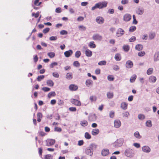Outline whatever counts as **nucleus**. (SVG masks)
Segmentation results:
<instances>
[{
    "instance_id": "nucleus-1",
    "label": "nucleus",
    "mask_w": 159,
    "mask_h": 159,
    "mask_svg": "<svg viewBox=\"0 0 159 159\" xmlns=\"http://www.w3.org/2000/svg\"><path fill=\"white\" fill-rule=\"evenodd\" d=\"M124 142L123 139H118L114 143L115 146L116 147H120L122 145Z\"/></svg>"
},
{
    "instance_id": "nucleus-2",
    "label": "nucleus",
    "mask_w": 159,
    "mask_h": 159,
    "mask_svg": "<svg viewBox=\"0 0 159 159\" xmlns=\"http://www.w3.org/2000/svg\"><path fill=\"white\" fill-rule=\"evenodd\" d=\"M125 153L126 156L129 157H132L134 155L133 151L130 149H126L125 151Z\"/></svg>"
},
{
    "instance_id": "nucleus-3",
    "label": "nucleus",
    "mask_w": 159,
    "mask_h": 159,
    "mask_svg": "<svg viewBox=\"0 0 159 159\" xmlns=\"http://www.w3.org/2000/svg\"><path fill=\"white\" fill-rule=\"evenodd\" d=\"M99 9H102L106 7L107 5V2L106 1L102 2L97 3Z\"/></svg>"
},
{
    "instance_id": "nucleus-4",
    "label": "nucleus",
    "mask_w": 159,
    "mask_h": 159,
    "mask_svg": "<svg viewBox=\"0 0 159 159\" xmlns=\"http://www.w3.org/2000/svg\"><path fill=\"white\" fill-rule=\"evenodd\" d=\"M55 143V140L53 139H47L46 141V144L47 146H50L54 145Z\"/></svg>"
},
{
    "instance_id": "nucleus-5",
    "label": "nucleus",
    "mask_w": 159,
    "mask_h": 159,
    "mask_svg": "<svg viewBox=\"0 0 159 159\" xmlns=\"http://www.w3.org/2000/svg\"><path fill=\"white\" fill-rule=\"evenodd\" d=\"M71 102L73 104L77 106H80L81 105V103L80 101L75 99H72Z\"/></svg>"
},
{
    "instance_id": "nucleus-6",
    "label": "nucleus",
    "mask_w": 159,
    "mask_h": 159,
    "mask_svg": "<svg viewBox=\"0 0 159 159\" xmlns=\"http://www.w3.org/2000/svg\"><path fill=\"white\" fill-rule=\"evenodd\" d=\"M93 39L94 40L100 41L102 39V37L98 34H96L93 35Z\"/></svg>"
},
{
    "instance_id": "nucleus-7",
    "label": "nucleus",
    "mask_w": 159,
    "mask_h": 159,
    "mask_svg": "<svg viewBox=\"0 0 159 159\" xmlns=\"http://www.w3.org/2000/svg\"><path fill=\"white\" fill-rule=\"evenodd\" d=\"M78 88V86L74 84H71L69 87V89L71 91H76L77 90Z\"/></svg>"
},
{
    "instance_id": "nucleus-8",
    "label": "nucleus",
    "mask_w": 159,
    "mask_h": 159,
    "mask_svg": "<svg viewBox=\"0 0 159 159\" xmlns=\"http://www.w3.org/2000/svg\"><path fill=\"white\" fill-rule=\"evenodd\" d=\"M96 21L99 24H102L104 23V20L102 17L98 16L96 18Z\"/></svg>"
},
{
    "instance_id": "nucleus-9",
    "label": "nucleus",
    "mask_w": 159,
    "mask_h": 159,
    "mask_svg": "<svg viewBox=\"0 0 159 159\" xmlns=\"http://www.w3.org/2000/svg\"><path fill=\"white\" fill-rule=\"evenodd\" d=\"M131 18V16L129 14H127L123 16V20L125 21H129Z\"/></svg>"
},
{
    "instance_id": "nucleus-10",
    "label": "nucleus",
    "mask_w": 159,
    "mask_h": 159,
    "mask_svg": "<svg viewBox=\"0 0 159 159\" xmlns=\"http://www.w3.org/2000/svg\"><path fill=\"white\" fill-rule=\"evenodd\" d=\"M133 66V62L130 60H128L126 62V66L127 68H131Z\"/></svg>"
},
{
    "instance_id": "nucleus-11",
    "label": "nucleus",
    "mask_w": 159,
    "mask_h": 159,
    "mask_svg": "<svg viewBox=\"0 0 159 159\" xmlns=\"http://www.w3.org/2000/svg\"><path fill=\"white\" fill-rule=\"evenodd\" d=\"M73 52L72 50H69L64 52V55L66 57H69L71 56L73 54Z\"/></svg>"
},
{
    "instance_id": "nucleus-12",
    "label": "nucleus",
    "mask_w": 159,
    "mask_h": 159,
    "mask_svg": "<svg viewBox=\"0 0 159 159\" xmlns=\"http://www.w3.org/2000/svg\"><path fill=\"white\" fill-rule=\"evenodd\" d=\"M121 125V123L120 120H115L114 121V126L116 128H119Z\"/></svg>"
},
{
    "instance_id": "nucleus-13",
    "label": "nucleus",
    "mask_w": 159,
    "mask_h": 159,
    "mask_svg": "<svg viewBox=\"0 0 159 159\" xmlns=\"http://www.w3.org/2000/svg\"><path fill=\"white\" fill-rule=\"evenodd\" d=\"M157 80L156 77L154 76H151L149 78V81L151 83H154Z\"/></svg>"
},
{
    "instance_id": "nucleus-14",
    "label": "nucleus",
    "mask_w": 159,
    "mask_h": 159,
    "mask_svg": "<svg viewBox=\"0 0 159 159\" xmlns=\"http://www.w3.org/2000/svg\"><path fill=\"white\" fill-rule=\"evenodd\" d=\"M142 150L144 152H149L151 151V149L148 146H144L142 148Z\"/></svg>"
},
{
    "instance_id": "nucleus-15",
    "label": "nucleus",
    "mask_w": 159,
    "mask_h": 159,
    "mask_svg": "<svg viewBox=\"0 0 159 159\" xmlns=\"http://www.w3.org/2000/svg\"><path fill=\"white\" fill-rule=\"evenodd\" d=\"M93 84V81L91 80H87L85 82L86 85L88 87H91Z\"/></svg>"
},
{
    "instance_id": "nucleus-16",
    "label": "nucleus",
    "mask_w": 159,
    "mask_h": 159,
    "mask_svg": "<svg viewBox=\"0 0 159 159\" xmlns=\"http://www.w3.org/2000/svg\"><path fill=\"white\" fill-rule=\"evenodd\" d=\"M85 54L86 56L88 57H90L92 55V52L90 50L87 49L85 50Z\"/></svg>"
},
{
    "instance_id": "nucleus-17",
    "label": "nucleus",
    "mask_w": 159,
    "mask_h": 159,
    "mask_svg": "<svg viewBox=\"0 0 159 159\" xmlns=\"http://www.w3.org/2000/svg\"><path fill=\"white\" fill-rule=\"evenodd\" d=\"M102 154L103 156L107 155L109 153L108 149H103L102 151Z\"/></svg>"
},
{
    "instance_id": "nucleus-18",
    "label": "nucleus",
    "mask_w": 159,
    "mask_h": 159,
    "mask_svg": "<svg viewBox=\"0 0 159 159\" xmlns=\"http://www.w3.org/2000/svg\"><path fill=\"white\" fill-rule=\"evenodd\" d=\"M85 153L88 155L91 156L93 154V151L90 148H87L85 151Z\"/></svg>"
},
{
    "instance_id": "nucleus-19",
    "label": "nucleus",
    "mask_w": 159,
    "mask_h": 159,
    "mask_svg": "<svg viewBox=\"0 0 159 159\" xmlns=\"http://www.w3.org/2000/svg\"><path fill=\"white\" fill-rule=\"evenodd\" d=\"M121 107L124 110L127 109L128 107V104L125 102H122L121 104Z\"/></svg>"
},
{
    "instance_id": "nucleus-20",
    "label": "nucleus",
    "mask_w": 159,
    "mask_h": 159,
    "mask_svg": "<svg viewBox=\"0 0 159 159\" xmlns=\"http://www.w3.org/2000/svg\"><path fill=\"white\" fill-rule=\"evenodd\" d=\"M66 78L68 80H71L73 78V74L71 72L67 73L66 75Z\"/></svg>"
},
{
    "instance_id": "nucleus-21",
    "label": "nucleus",
    "mask_w": 159,
    "mask_h": 159,
    "mask_svg": "<svg viewBox=\"0 0 159 159\" xmlns=\"http://www.w3.org/2000/svg\"><path fill=\"white\" fill-rule=\"evenodd\" d=\"M99 131L98 129H94L92 130L91 133L93 135H96L99 133Z\"/></svg>"
},
{
    "instance_id": "nucleus-22",
    "label": "nucleus",
    "mask_w": 159,
    "mask_h": 159,
    "mask_svg": "<svg viewBox=\"0 0 159 159\" xmlns=\"http://www.w3.org/2000/svg\"><path fill=\"white\" fill-rule=\"evenodd\" d=\"M144 12V10L143 8H138L136 11V13L139 15L143 14Z\"/></svg>"
},
{
    "instance_id": "nucleus-23",
    "label": "nucleus",
    "mask_w": 159,
    "mask_h": 159,
    "mask_svg": "<svg viewBox=\"0 0 159 159\" xmlns=\"http://www.w3.org/2000/svg\"><path fill=\"white\" fill-rule=\"evenodd\" d=\"M107 97L109 99L112 98L114 96L113 93L112 92H108L107 94Z\"/></svg>"
},
{
    "instance_id": "nucleus-24",
    "label": "nucleus",
    "mask_w": 159,
    "mask_h": 159,
    "mask_svg": "<svg viewBox=\"0 0 159 159\" xmlns=\"http://www.w3.org/2000/svg\"><path fill=\"white\" fill-rule=\"evenodd\" d=\"M155 36V34L154 32H151L149 34V39H153Z\"/></svg>"
},
{
    "instance_id": "nucleus-25",
    "label": "nucleus",
    "mask_w": 159,
    "mask_h": 159,
    "mask_svg": "<svg viewBox=\"0 0 159 159\" xmlns=\"http://www.w3.org/2000/svg\"><path fill=\"white\" fill-rule=\"evenodd\" d=\"M135 48L137 50L140 51L142 50L143 48V45L141 44H138L136 45Z\"/></svg>"
},
{
    "instance_id": "nucleus-26",
    "label": "nucleus",
    "mask_w": 159,
    "mask_h": 159,
    "mask_svg": "<svg viewBox=\"0 0 159 159\" xmlns=\"http://www.w3.org/2000/svg\"><path fill=\"white\" fill-rule=\"evenodd\" d=\"M159 60V52L155 53L154 56V60L155 61H157Z\"/></svg>"
},
{
    "instance_id": "nucleus-27",
    "label": "nucleus",
    "mask_w": 159,
    "mask_h": 159,
    "mask_svg": "<svg viewBox=\"0 0 159 159\" xmlns=\"http://www.w3.org/2000/svg\"><path fill=\"white\" fill-rule=\"evenodd\" d=\"M56 93L54 92H51L48 93V97L50 98L52 97H55L56 96Z\"/></svg>"
},
{
    "instance_id": "nucleus-28",
    "label": "nucleus",
    "mask_w": 159,
    "mask_h": 159,
    "mask_svg": "<svg viewBox=\"0 0 159 159\" xmlns=\"http://www.w3.org/2000/svg\"><path fill=\"white\" fill-rule=\"evenodd\" d=\"M47 84L50 87H52L53 86L54 83L51 80H48L47 81Z\"/></svg>"
},
{
    "instance_id": "nucleus-29",
    "label": "nucleus",
    "mask_w": 159,
    "mask_h": 159,
    "mask_svg": "<svg viewBox=\"0 0 159 159\" xmlns=\"http://www.w3.org/2000/svg\"><path fill=\"white\" fill-rule=\"evenodd\" d=\"M115 60L117 61H119L121 59V57L120 54H117L115 55Z\"/></svg>"
},
{
    "instance_id": "nucleus-30",
    "label": "nucleus",
    "mask_w": 159,
    "mask_h": 159,
    "mask_svg": "<svg viewBox=\"0 0 159 159\" xmlns=\"http://www.w3.org/2000/svg\"><path fill=\"white\" fill-rule=\"evenodd\" d=\"M53 156L51 154L46 155L44 158L43 159H52Z\"/></svg>"
},
{
    "instance_id": "nucleus-31",
    "label": "nucleus",
    "mask_w": 159,
    "mask_h": 159,
    "mask_svg": "<svg viewBox=\"0 0 159 159\" xmlns=\"http://www.w3.org/2000/svg\"><path fill=\"white\" fill-rule=\"evenodd\" d=\"M134 136L137 138L140 139L141 138V136L140 135L138 131H136L134 134Z\"/></svg>"
},
{
    "instance_id": "nucleus-32",
    "label": "nucleus",
    "mask_w": 159,
    "mask_h": 159,
    "mask_svg": "<svg viewBox=\"0 0 159 159\" xmlns=\"http://www.w3.org/2000/svg\"><path fill=\"white\" fill-rule=\"evenodd\" d=\"M81 52L80 51H77L75 53V56L76 58H79L81 56Z\"/></svg>"
},
{
    "instance_id": "nucleus-33",
    "label": "nucleus",
    "mask_w": 159,
    "mask_h": 159,
    "mask_svg": "<svg viewBox=\"0 0 159 159\" xmlns=\"http://www.w3.org/2000/svg\"><path fill=\"white\" fill-rule=\"evenodd\" d=\"M124 50L125 52H128L129 49V45H124L123 47Z\"/></svg>"
},
{
    "instance_id": "nucleus-34",
    "label": "nucleus",
    "mask_w": 159,
    "mask_h": 159,
    "mask_svg": "<svg viewBox=\"0 0 159 159\" xmlns=\"http://www.w3.org/2000/svg\"><path fill=\"white\" fill-rule=\"evenodd\" d=\"M89 47L91 48H94L96 47V45L93 41H91L90 42Z\"/></svg>"
},
{
    "instance_id": "nucleus-35",
    "label": "nucleus",
    "mask_w": 159,
    "mask_h": 159,
    "mask_svg": "<svg viewBox=\"0 0 159 159\" xmlns=\"http://www.w3.org/2000/svg\"><path fill=\"white\" fill-rule=\"evenodd\" d=\"M153 71V69L152 68H149L147 72V73L148 75H150L152 74Z\"/></svg>"
},
{
    "instance_id": "nucleus-36",
    "label": "nucleus",
    "mask_w": 159,
    "mask_h": 159,
    "mask_svg": "<svg viewBox=\"0 0 159 159\" xmlns=\"http://www.w3.org/2000/svg\"><path fill=\"white\" fill-rule=\"evenodd\" d=\"M136 75H134L133 76L131 77L130 79V81L131 82H134L136 79Z\"/></svg>"
},
{
    "instance_id": "nucleus-37",
    "label": "nucleus",
    "mask_w": 159,
    "mask_h": 159,
    "mask_svg": "<svg viewBox=\"0 0 159 159\" xmlns=\"http://www.w3.org/2000/svg\"><path fill=\"white\" fill-rule=\"evenodd\" d=\"M124 33L125 32L121 28H119L118 30L117 34H118L119 33H120L121 34V35H123L124 34Z\"/></svg>"
},
{
    "instance_id": "nucleus-38",
    "label": "nucleus",
    "mask_w": 159,
    "mask_h": 159,
    "mask_svg": "<svg viewBox=\"0 0 159 159\" xmlns=\"http://www.w3.org/2000/svg\"><path fill=\"white\" fill-rule=\"evenodd\" d=\"M48 56L51 58H53L55 56V53L53 52H50L48 53Z\"/></svg>"
},
{
    "instance_id": "nucleus-39",
    "label": "nucleus",
    "mask_w": 159,
    "mask_h": 159,
    "mask_svg": "<svg viewBox=\"0 0 159 159\" xmlns=\"http://www.w3.org/2000/svg\"><path fill=\"white\" fill-rule=\"evenodd\" d=\"M85 137L87 139H89L91 138V136L88 132H86L85 133Z\"/></svg>"
},
{
    "instance_id": "nucleus-40",
    "label": "nucleus",
    "mask_w": 159,
    "mask_h": 159,
    "mask_svg": "<svg viewBox=\"0 0 159 159\" xmlns=\"http://www.w3.org/2000/svg\"><path fill=\"white\" fill-rule=\"evenodd\" d=\"M73 65L74 66L76 67H79L80 66V63L78 61H74Z\"/></svg>"
},
{
    "instance_id": "nucleus-41",
    "label": "nucleus",
    "mask_w": 159,
    "mask_h": 159,
    "mask_svg": "<svg viewBox=\"0 0 159 159\" xmlns=\"http://www.w3.org/2000/svg\"><path fill=\"white\" fill-rule=\"evenodd\" d=\"M136 27L134 26H133L130 27L129 29V31L130 32H132L135 31L136 29Z\"/></svg>"
},
{
    "instance_id": "nucleus-42",
    "label": "nucleus",
    "mask_w": 159,
    "mask_h": 159,
    "mask_svg": "<svg viewBox=\"0 0 159 159\" xmlns=\"http://www.w3.org/2000/svg\"><path fill=\"white\" fill-rule=\"evenodd\" d=\"M90 148L93 151V149H95L97 147V145L95 144H92L89 146Z\"/></svg>"
},
{
    "instance_id": "nucleus-43",
    "label": "nucleus",
    "mask_w": 159,
    "mask_h": 159,
    "mask_svg": "<svg viewBox=\"0 0 159 159\" xmlns=\"http://www.w3.org/2000/svg\"><path fill=\"white\" fill-rule=\"evenodd\" d=\"M146 125L148 127H151L152 126V124L151 121L150 120H148L146 122Z\"/></svg>"
},
{
    "instance_id": "nucleus-44",
    "label": "nucleus",
    "mask_w": 159,
    "mask_h": 159,
    "mask_svg": "<svg viewBox=\"0 0 159 159\" xmlns=\"http://www.w3.org/2000/svg\"><path fill=\"white\" fill-rule=\"evenodd\" d=\"M107 62L105 61H101L98 63V65L100 66L105 65L106 64Z\"/></svg>"
},
{
    "instance_id": "nucleus-45",
    "label": "nucleus",
    "mask_w": 159,
    "mask_h": 159,
    "mask_svg": "<svg viewBox=\"0 0 159 159\" xmlns=\"http://www.w3.org/2000/svg\"><path fill=\"white\" fill-rule=\"evenodd\" d=\"M107 79L110 81H113L114 79V77L112 75H109L107 76Z\"/></svg>"
},
{
    "instance_id": "nucleus-46",
    "label": "nucleus",
    "mask_w": 159,
    "mask_h": 159,
    "mask_svg": "<svg viewBox=\"0 0 159 159\" xmlns=\"http://www.w3.org/2000/svg\"><path fill=\"white\" fill-rule=\"evenodd\" d=\"M81 125L83 126H85L87 125H88V122L84 120L83 121L80 123Z\"/></svg>"
},
{
    "instance_id": "nucleus-47",
    "label": "nucleus",
    "mask_w": 159,
    "mask_h": 159,
    "mask_svg": "<svg viewBox=\"0 0 159 159\" xmlns=\"http://www.w3.org/2000/svg\"><path fill=\"white\" fill-rule=\"evenodd\" d=\"M44 77V76L43 75H40L38 76L37 78V80L39 81H40L43 79Z\"/></svg>"
},
{
    "instance_id": "nucleus-48",
    "label": "nucleus",
    "mask_w": 159,
    "mask_h": 159,
    "mask_svg": "<svg viewBox=\"0 0 159 159\" xmlns=\"http://www.w3.org/2000/svg\"><path fill=\"white\" fill-rule=\"evenodd\" d=\"M145 54V52L144 51L139 52L138 53V55L139 57H142L144 56Z\"/></svg>"
},
{
    "instance_id": "nucleus-49",
    "label": "nucleus",
    "mask_w": 159,
    "mask_h": 159,
    "mask_svg": "<svg viewBox=\"0 0 159 159\" xmlns=\"http://www.w3.org/2000/svg\"><path fill=\"white\" fill-rule=\"evenodd\" d=\"M90 99L91 102L96 101L97 100V98L95 96H91L90 97Z\"/></svg>"
},
{
    "instance_id": "nucleus-50",
    "label": "nucleus",
    "mask_w": 159,
    "mask_h": 159,
    "mask_svg": "<svg viewBox=\"0 0 159 159\" xmlns=\"http://www.w3.org/2000/svg\"><path fill=\"white\" fill-rule=\"evenodd\" d=\"M39 15V12L37 11L36 13H32V16H34L36 18L38 17Z\"/></svg>"
},
{
    "instance_id": "nucleus-51",
    "label": "nucleus",
    "mask_w": 159,
    "mask_h": 159,
    "mask_svg": "<svg viewBox=\"0 0 159 159\" xmlns=\"http://www.w3.org/2000/svg\"><path fill=\"white\" fill-rule=\"evenodd\" d=\"M133 24L136 25L137 24L138 22L136 19V17L134 15H133Z\"/></svg>"
},
{
    "instance_id": "nucleus-52",
    "label": "nucleus",
    "mask_w": 159,
    "mask_h": 159,
    "mask_svg": "<svg viewBox=\"0 0 159 159\" xmlns=\"http://www.w3.org/2000/svg\"><path fill=\"white\" fill-rule=\"evenodd\" d=\"M37 116L38 118L37 119H40L42 118L43 115L42 113L39 112L37 114Z\"/></svg>"
},
{
    "instance_id": "nucleus-53",
    "label": "nucleus",
    "mask_w": 159,
    "mask_h": 159,
    "mask_svg": "<svg viewBox=\"0 0 159 159\" xmlns=\"http://www.w3.org/2000/svg\"><path fill=\"white\" fill-rule=\"evenodd\" d=\"M69 110L70 111H76L77 110L75 107H70L69 108Z\"/></svg>"
},
{
    "instance_id": "nucleus-54",
    "label": "nucleus",
    "mask_w": 159,
    "mask_h": 159,
    "mask_svg": "<svg viewBox=\"0 0 159 159\" xmlns=\"http://www.w3.org/2000/svg\"><path fill=\"white\" fill-rule=\"evenodd\" d=\"M64 101L61 99H59L58 101L57 104L59 105H62L64 104Z\"/></svg>"
},
{
    "instance_id": "nucleus-55",
    "label": "nucleus",
    "mask_w": 159,
    "mask_h": 159,
    "mask_svg": "<svg viewBox=\"0 0 159 159\" xmlns=\"http://www.w3.org/2000/svg\"><path fill=\"white\" fill-rule=\"evenodd\" d=\"M50 89L47 87H44L42 88V89L44 92H46L49 91L50 90Z\"/></svg>"
},
{
    "instance_id": "nucleus-56",
    "label": "nucleus",
    "mask_w": 159,
    "mask_h": 159,
    "mask_svg": "<svg viewBox=\"0 0 159 159\" xmlns=\"http://www.w3.org/2000/svg\"><path fill=\"white\" fill-rule=\"evenodd\" d=\"M138 118L139 119H144L145 118V116L144 115L140 114L138 116Z\"/></svg>"
},
{
    "instance_id": "nucleus-57",
    "label": "nucleus",
    "mask_w": 159,
    "mask_h": 159,
    "mask_svg": "<svg viewBox=\"0 0 159 159\" xmlns=\"http://www.w3.org/2000/svg\"><path fill=\"white\" fill-rule=\"evenodd\" d=\"M57 38L56 36H52L50 38V40L51 41L56 40L57 39Z\"/></svg>"
},
{
    "instance_id": "nucleus-58",
    "label": "nucleus",
    "mask_w": 159,
    "mask_h": 159,
    "mask_svg": "<svg viewBox=\"0 0 159 159\" xmlns=\"http://www.w3.org/2000/svg\"><path fill=\"white\" fill-rule=\"evenodd\" d=\"M50 29L49 28H46L43 30V32L46 34L49 31Z\"/></svg>"
},
{
    "instance_id": "nucleus-59",
    "label": "nucleus",
    "mask_w": 159,
    "mask_h": 159,
    "mask_svg": "<svg viewBox=\"0 0 159 159\" xmlns=\"http://www.w3.org/2000/svg\"><path fill=\"white\" fill-rule=\"evenodd\" d=\"M57 63L56 62H54L52 63L50 65V67L51 68H53L54 66H57Z\"/></svg>"
},
{
    "instance_id": "nucleus-60",
    "label": "nucleus",
    "mask_w": 159,
    "mask_h": 159,
    "mask_svg": "<svg viewBox=\"0 0 159 159\" xmlns=\"http://www.w3.org/2000/svg\"><path fill=\"white\" fill-rule=\"evenodd\" d=\"M61 128L59 127H56L54 128V131H55L60 132L61 131Z\"/></svg>"
},
{
    "instance_id": "nucleus-61",
    "label": "nucleus",
    "mask_w": 159,
    "mask_h": 159,
    "mask_svg": "<svg viewBox=\"0 0 159 159\" xmlns=\"http://www.w3.org/2000/svg\"><path fill=\"white\" fill-rule=\"evenodd\" d=\"M114 112L113 111H110L109 116L111 118H113L114 116Z\"/></svg>"
},
{
    "instance_id": "nucleus-62",
    "label": "nucleus",
    "mask_w": 159,
    "mask_h": 159,
    "mask_svg": "<svg viewBox=\"0 0 159 159\" xmlns=\"http://www.w3.org/2000/svg\"><path fill=\"white\" fill-rule=\"evenodd\" d=\"M78 28L79 29H81L84 31L86 29V27L83 25H80L79 26Z\"/></svg>"
},
{
    "instance_id": "nucleus-63",
    "label": "nucleus",
    "mask_w": 159,
    "mask_h": 159,
    "mask_svg": "<svg viewBox=\"0 0 159 159\" xmlns=\"http://www.w3.org/2000/svg\"><path fill=\"white\" fill-rule=\"evenodd\" d=\"M128 0H122L121 3L122 4L124 5L128 3Z\"/></svg>"
},
{
    "instance_id": "nucleus-64",
    "label": "nucleus",
    "mask_w": 159,
    "mask_h": 159,
    "mask_svg": "<svg viewBox=\"0 0 159 159\" xmlns=\"http://www.w3.org/2000/svg\"><path fill=\"white\" fill-rule=\"evenodd\" d=\"M39 135L41 136H44L46 135V134L42 131H40L39 132Z\"/></svg>"
}]
</instances>
